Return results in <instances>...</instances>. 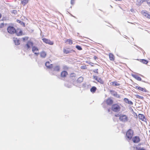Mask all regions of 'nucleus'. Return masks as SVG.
I'll list each match as a JSON object with an SVG mask.
<instances>
[{"instance_id":"obj_1","label":"nucleus","mask_w":150,"mask_h":150,"mask_svg":"<svg viewBox=\"0 0 150 150\" xmlns=\"http://www.w3.org/2000/svg\"><path fill=\"white\" fill-rule=\"evenodd\" d=\"M111 109L113 111L117 112L120 111L121 107L118 104L115 103L112 105Z\"/></svg>"},{"instance_id":"obj_2","label":"nucleus","mask_w":150,"mask_h":150,"mask_svg":"<svg viewBox=\"0 0 150 150\" xmlns=\"http://www.w3.org/2000/svg\"><path fill=\"white\" fill-rule=\"evenodd\" d=\"M133 131L131 129H129L126 132V136L129 140L131 139L133 135Z\"/></svg>"},{"instance_id":"obj_3","label":"nucleus","mask_w":150,"mask_h":150,"mask_svg":"<svg viewBox=\"0 0 150 150\" xmlns=\"http://www.w3.org/2000/svg\"><path fill=\"white\" fill-rule=\"evenodd\" d=\"M15 29L14 27L11 26H8L7 28L8 32L11 34H13L15 33Z\"/></svg>"},{"instance_id":"obj_4","label":"nucleus","mask_w":150,"mask_h":150,"mask_svg":"<svg viewBox=\"0 0 150 150\" xmlns=\"http://www.w3.org/2000/svg\"><path fill=\"white\" fill-rule=\"evenodd\" d=\"M138 116L140 120L145 122L146 124L147 123V119L144 115L139 114Z\"/></svg>"},{"instance_id":"obj_5","label":"nucleus","mask_w":150,"mask_h":150,"mask_svg":"<svg viewBox=\"0 0 150 150\" xmlns=\"http://www.w3.org/2000/svg\"><path fill=\"white\" fill-rule=\"evenodd\" d=\"M72 52H75V51L73 49L70 50L69 48H64L63 49V52L65 54H69Z\"/></svg>"},{"instance_id":"obj_6","label":"nucleus","mask_w":150,"mask_h":150,"mask_svg":"<svg viewBox=\"0 0 150 150\" xmlns=\"http://www.w3.org/2000/svg\"><path fill=\"white\" fill-rule=\"evenodd\" d=\"M132 138V140L134 143H138L140 141V137L138 136H135Z\"/></svg>"},{"instance_id":"obj_7","label":"nucleus","mask_w":150,"mask_h":150,"mask_svg":"<svg viewBox=\"0 0 150 150\" xmlns=\"http://www.w3.org/2000/svg\"><path fill=\"white\" fill-rule=\"evenodd\" d=\"M33 43L32 42L28 41L24 46V48L27 50L30 49L31 47L33 46Z\"/></svg>"},{"instance_id":"obj_8","label":"nucleus","mask_w":150,"mask_h":150,"mask_svg":"<svg viewBox=\"0 0 150 150\" xmlns=\"http://www.w3.org/2000/svg\"><path fill=\"white\" fill-rule=\"evenodd\" d=\"M42 40L43 42L46 44H47L51 45H52L54 44L53 42L50 41V40L44 38H43Z\"/></svg>"},{"instance_id":"obj_9","label":"nucleus","mask_w":150,"mask_h":150,"mask_svg":"<svg viewBox=\"0 0 150 150\" xmlns=\"http://www.w3.org/2000/svg\"><path fill=\"white\" fill-rule=\"evenodd\" d=\"M93 78L100 84H103L104 83V81L102 79L100 78H98L96 76H93Z\"/></svg>"},{"instance_id":"obj_10","label":"nucleus","mask_w":150,"mask_h":150,"mask_svg":"<svg viewBox=\"0 0 150 150\" xmlns=\"http://www.w3.org/2000/svg\"><path fill=\"white\" fill-rule=\"evenodd\" d=\"M32 51L37 56H38L39 54L38 48L35 46H33L32 47Z\"/></svg>"},{"instance_id":"obj_11","label":"nucleus","mask_w":150,"mask_h":150,"mask_svg":"<svg viewBox=\"0 0 150 150\" xmlns=\"http://www.w3.org/2000/svg\"><path fill=\"white\" fill-rule=\"evenodd\" d=\"M15 33L18 36H20L23 35V33L22 30L19 28L15 29Z\"/></svg>"},{"instance_id":"obj_12","label":"nucleus","mask_w":150,"mask_h":150,"mask_svg":"<svg viewBox=\"0 0 150 150\" xmlns=\"http://www.w3.org/2000/svg\"><path fill=\"white\" fill-rule=\"evenodd\" d=\"M110 92L111 94L114 96H115L118 98H120V96L118 94L117 92L113 90H110Z\"/></svg>"},{"instance_id":"obj_13","label":"nucleus","mask_w":150,"mask_h":150,"mask_svg":"<svg viewBox=\"0 0 150 150\" xmlns=\"http://www.w3.org/2000/svg\"><path fill=\"white\" fill-rule=\"evenodd\" d=\"M119 119L123 122H126L127 121L128 118L126 115H122L120 117Z\"/></svg>"},{"instance_id":"obj_14","label":"nucleus","mask_w":150,"mask_h":150,"mask_svg":"<svg viewBox=\"0 0 150 150\" xmlns=\"http://www.w3.org/2000/svg\"><path fill=\"white\" fill-rule=\"evenodd\" d=\"M135 88L142 92H148L147 90L145 88H142L140 86H135Z\"/></svg>"},{"instance_id":"obj_15","label":"nucleus","mask_w":150,"mask_h":150,"mask_svg":"<svg viewBox=\"0 0 150 150\" xmlns=\"http://www.w3.org/2000/svg\"><path fill=\"white\" fill-rule=\"evenodd\" d=\"M110 86H119L120 85V84L119 83V82L116 81H114L113 82H111L110 83Z\"/></svg>"},{"instance_id":"obj_16","label":"nucleus","mask_w":150,"mask_h":150,"mask_svg":"<svg viewBox=\"0 0 150 150\" xmlns=\"http://www.w3.org/2000/svg\"><path fill=\"white\" fill-rule=\"evenodd\" d=\"M106 102L108 105H110L112 104L113 101L110 98H108L106 100Z\"/></svg>"},{"instance_id":"obj_17","label":"nucleus","mask_w":150,"mask_h":150,"mask_svg":"<svg viewBox=\"0 0 150 150\" xmlns=\"http://www.w3.org/2000/svg\"><path fill=\"white\" fill-rule=\"evenodd\" d=\"M68 74L67 71H64L61 73V77L62 78H64L67 76Z\"/></svg>"},{"instance_id":"obj_18","label":"nucleus","mask_w":150,"mask_h":150,"mask_svg":"<svg viewBox=\"0 0 150 150\" xmlns=\"http://www.w3.org/2000/svg\"><path fill=\"white\" fill-rule=\"evenodd\" d=\"M40 57L42 58H45L47 56V53L45 51H42L40 53Z\"/></svg>"},{"instance_id":"obj_19","label":"nucleus","mask_w":150,"mask_h":150,"mask_svg":"<svg viewBox=\"0 0 150 150\" xmlns=\"http://www.w3.org/2000/svg\"><path fill=\"white\" fill-rule=\"evenodd\" d=\"M141 13L144 16L147 18H148V17L149 16V14L148 13L147 11L145 10H142L141 11Z\"/></svg>"},{"instance_id":"obj_20","label":"nucleus","mask_w":150,"mask_h":150,"mask_svg":"<svg viewBox=\"0 0 150 150\" xmlns=\"http://www.w3.org/2000/svg\"><path fill=\"white\" fill-rule=\"evenodd\" d=\"M45 66L48 68L51 69L53 67L52 64H50V63L49 62H47L45 63Z\"/></svg>"},{"instance_id":"obj_21","label":"nucleus","mask_w":150,"mask_h":150,"mask_svg":"<svg viewBox=\"0 0 150 150\" xmlns=\"http://www.w3.org/2000/svg\"><path fill=\"white\" fill-rule=\"evenodd\" d=\"M110 60V61H114L115 60L114 55L112 53H110L109 54Z\"/></svg>"},{"instance_id":"obj_22","label":"nucleus","mask_w":150,"mask_h":150,"mask_svg":"<svg viewBox=\"0 0 150 150\" xmlns=\"http://www.w3.org/2000/svg\"><path fill=\"white\" fill-rule=\"evenodd\" d=\"M60 70V67L59 65L55 66L53 69V71H59Z\"/></svg>"},{"instance_id":"obj_23","label":"nucleus","mask_w":150,"mask_h":150,"mask_svg":"<svg viewBox=\"0 0 150 150\" xmlns=\"http://www.w3.org/2000/svg\"><path fill=\"white\" fill-rule=\"evenodd\" d=\"M28 2V0H21V3L23 6H25Z\"/></svg>"},{"instance_id":"obj_24","label":"nucleus","mask_w":150,"mask_h":150,"mask_svg":"<svg viewBox=\"0 0 150 150\" xmlns=\"http://www.w3.org/2000/svg\"><path fill=\"white\" fill-rule=\"evenodd\" d=\"M83 80V78L82 77L80 76L79 77L77 80L78 83H81L82 82Z\"/></svg>"},{"instance_id":"obj_25","label":"nucleus","mask_w":150,"mask_h":150,"mask_svg":"<svg viewBox=\"0 0 150 150\" xmlns=\"http://www.w3.org/2000/svg\"><path fill=\"white\" fill-rule=\"evenodd\" d=\"M97 90V88L95 86H93L90 89V91L93 93H94Z\"/></svg>"},{"instance_id":"obj_26","label":"nucleus","mask_w":150,"mask_h":150,"mask_svg":"<svg viewBox=\"0 0 150 150\" xmlns=\"http://www.w3.org/2000/svg\"><path fill=\"white\" fill-rule=\"evenodd\" d=\"M133 77L136 80L139 81H141L142 79L139 76L137 75H134Z\"/></svg>"},{"instance_id":"obj_27","label":"nucleus","mask_w":150,"mask_h":150,"mask_svg":"<svg viewBox=\"0 0 150 150\" xmlns=\"http://www.w3.org/2000/svg\"><path fill=\"white\" fill-rule=\"evenodd\" d=\"M139 61L145 64H147L148 63V61L144 59H140Z\"/></svg>"},{"instance_id":"obj_28","label":"nucleus","mask_w":150,"mask_h":150,"mask_svg":"<svg viewBox=\"0 0 150 150\" xmlns=\"http://www.w3.org/2000/svg\"><path fill=\"white\" fill-rule=\"evenodd\" d=\"M68 42V44L70 45H71L73 44V41L70 39H67L65 41V42Z\"/></svg>"},{"instance_id":"obj_29","label":"nucleus","mask_w":150,"mask_h":150,"mask_svg":"<svg viewBox=\"0 0 150 150\" xmlns=\"http://www.w3.org/2000/svg\"><path fill=\"white\" fill-rule=\"evenodd\" d=\"M135 96L137 98H139V99L143 100L144 99V98L142 96H141L138 95H135Z\"/></svg>"},{"instance_id":"obj_30","label":"nucleus","mask_w":150,"mask_h":150,"mask_svg":"<svg viewBox=\"0 0 150 150\" xmlns=\"http://www.w3.org/2000/svg\"><path fill=\"white\" fill-rule=\"evenodd\" d=\"M14 42L16 45H18L20 44L19 40L17 38L14 40Z\"/></svg>"},{"instance_id":"obj_31","label":"nucleus","mask_w":150,"mask_h":150,"mask_svg":"<svg viewBox=\"0 0 150 150\" xmlns=\"http://www.w3.org/2000/svg\"><path fill=\"white\" fill-rule=\"evenodd\" d=\"M76 49L79 50H82V49L81 48V47L78 45H77L76 46Z\"/></svg>"},{"instance_id":"obj_32","label":"nucleus","mask_w":150,"mask_h":150,"mask_svg":"<svg viewBox=\"0 0 150 150\" xmlns=\"http://www.w3.org/2000/svg\"><path fill=\"white\" fill-rule=\"evenodd\" d=\"M29 38V37H25L22 38V40L23 41H25L28 40Z\"/></svg>"},{"instance_id":"obj_33","label":"nucleus","mask_w":150,"mask_h":150,"mask_svg":"<svg viewBox=\"0 0 150 150\" xmlns=\"http://www.w3.org/2000/svg\"><path fill=\"white\" fill-rule=\"evenodd\" d=\"M81 68L82 69H87L86 65H84L81 66Z\"/></svg>"},{"instance_id":"obj_34","label":"nucleus","mask_w":150,"mask_h":150,"mask_svg":"<svg viewBox=\"0 0 150 150\" xmlns=\"http://www.w3.org/2000/svg\"><path fill=\"white\" fill-rule=\"evenodd\" d=\"M129 100V99L127 98H125L124 99V101L126 103H127Z\"/></svg>"},{"instance_id":"obj_35","label":"nucleus","mask_w":150,"mask_h":150,"mask_svg":"<svg viewBox=\"0 0 150 150\" xmlns=\"http://www.w3.org/2000/svg\"><path fill=\"white\" fill-rule=\"evenodd\" d=\"M4 24L3 22L1 23H0V28H3L4 27Z\"/></svg>"},{"instance_id":"obj_36","label":"nucleus","mask_w":150,"mask_h":150,"mask_svg":"<svg viewBox=\"0 0 150 150\" xmlns=\"http://www.w3.org/2000/svg\"><path fill=\"white\" fill-rule=\"evenodd\" d=\"M98 69H95L94 71L93 72L96 73L97 74H98Z\"/></svg>"},{"instance_id":"obj_37","label":"nucleus","mask_w":150,"mask_h":150,"mask_svg":"<svg viewBox=\"0 0 150 150\" xmlns=\"http://www.w3.org/2000/svg\"><path fill=\"white\" fill-rule=\"evenodd\" d=\"M127 103L131 105H132L133 104V102L132 101L129 100Z\"/></svg>"},{"instance_id":"obj_38","label":"nucleus","mask_w":150,"mask_h":150,"mask_svg":"<svg viewBox=\"0 0 150 150\" xmlns=\"http://www.w3.org/2000/svg\"><path fill=\"white\" fill-rule=\"evenodd\" d=\"M71 4L73 5L74 3V0H71Z\"/></svg>"},{"instance_id":"obj_39","label":"nucleus","mask_w":150,"mask_h":150,"mask_svg":"<svg viewBox=\"0 0 150 150\" xmlns=\"http://www.w3.org/2000/svg\"><path fill=\"white\" fill-rule=\"evenodd\" d=\"M137 150H145V149L143 148H138Z\"/></svg>"},{"instance_id":"obj_40","label":"nucleus","mask_w":150,"mask_h":150,"mask_svg":"<svg viewBox=\"0 0 150 150\" xmlns=\"http://www.w3.org/2000/svg\"><path fill=\"white\" fill-rule=\"evenodd\" d=\"M17 22L19 23H23V22H21V21L18 20H17Z\"/></svg>"},{"instance_id":"obj_41","label":"nucleus","mask_w":150,"mask_h":150,"mask_svg":"<svg viewBox=\"0 0 150 150\" xmlns=\"http://www.w3.org/2000/svg\"><path fill=\"white\" fill-rule=\"evenodd\" d=\"M119 114H116L115 115V116L116 117H118V116H119Z\"/></svg>"},{"instance_id":"obj_42","label":"nucleus","mask_w":150,"mask_h":150,"mask_svg":"<svg viewBox=\"0 0 150 150\" xmlns=\"http://www.w3.org/2000/svg\"><path fill=\"white\" fill-rule=\"evenodd\" d=\"M94 58L95 60H96V59L97 58V57L96 56H94Z\"/></svg>"},{"instance_id":"obj_43","label":"nucleus","mask_w":150,"mask_h":150,"mask_svg":"<svg viewBox=\"0 0 150 150\" xmlns=\"http://www.w3.org/2000/svg\"><path fill=\"white\" fill-rule=\"evenodd\" d=\"M147 4L150 6V1L147 2Z\"/></svg>"},{"instance_id":"obj_44","label":"nucleus","mask_w":150,"mask_h":150,"mask_svg":"<svg viewBox=\"0 0 150 150\" xmlns=\"http://www.w3.org/2000/svg\"><path fill=\"white\" fill-rule=\"evenodd\" d=\"M149 18V19H150V14H149V16L148 17V18Z\"/></svg>"},{"instance_id":"obj_45","label":"nucleus","mask_w":150,"mask_h":150,"mask_svg":"<svg viewBox=\"0 0 150 150\" xmlns=\"http://www.w3.org/2000/svg\"><path fill=\"white\" fill-rule=\"evenodd\" d=\"M1 17H2V15L1 13H0V18H1Z\"/></svg>"},{"instance_id":"obj_46","label":"nucleus","mask_w":150,"mask_h":150,"mask_svg":"<svg viewBox=\"0 0 150 150\" xmlns=\"http://www.w3.org/2000/svg\"><path fill=\"white\" fill-rule=\"evenodd\" d=\"M135 114V115H136V117H137V114L136 113H134Z\"/></svg>"},{"instance_id":"obj_47","label":"nucleus","mask_w":150,"mask_h":150,"mask_svg":"<svg viewBox=\"0 0 150 150\" xmlns=\"http://www.w3.org/2000/svg\"><path fill=\"white\" fill-rule=\"evenodd\" d=\"M65 69H68V68L67 67H65Z\"/></svg>"},{"instance_id":"obj_48","label":"nucleus","mask_w":150,"mask_h":150,"mask_svg":"<svg viewBox=\"0 0 150 150\" xmlns=\"http://www.w3.org/2000/svg\"><path fill=\"white\" fill-rule=\"evenodd\" d=\"M108 112H110V109H108Z\"/></svg>"},{"instance_id":"obj_49","label":"nucleus","mask_w":150,"mask_h":150,"mask_svg":"<svg viewBox=\"0 0 150 150\" xmlns=\"http://www.w3.org/2000/svg\"><path fill=\"white\" fill-rule=\"evenodd\" d=\"M13 11H16V12H17V11H16V10H13Z\"/></svg>"}]
</instances>
